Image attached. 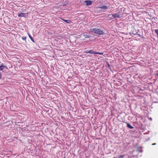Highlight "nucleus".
Here are the masks:
<instances>
[{
  "label": "nucleus",
  "mask_w": 158,
  "mask_h": 158,
  "mask_svg": "<svg viewBox=\"0 0 158 158\" xmlns=\"http://www.w3.org/2000/svg\"><path fill=\"white\" fill-rule=\"evenodd\" d=\"M90 31L92 32L99 35H102L104 34V32L103 31L99 29H98L96 28L90 29Z\"/></svg>",
  "instance_id": "f257e3e1"
},
{
  "label": "nucleus",
  "mask_w": 158,
  "mask_h": 158,
  "mask_svg": "<svg viewBox=\"0 0 158 158\" xmlns=\"http://www.w3.org/2000/svg\"><path fill=\"white\" fill-rule=\"evenodd\" d=\"M5 68L7 69V67L3 65L0 66V79H1L2 77V71Z\"/></svg>",
  "instance_id": "f03ea898"
},
{
  "label": "nucleus",
  "mask_w": 158,
  "mask_h": 158,
  "mask_svg": "<svg viewBox=\"0 0 158 158\" xmlns=\"http://www.w3.org/2000/svg\"><path fill=\"white\" fill-rule=\"evenodd\" d=\"M28 15L27 13H20L18 14V16L19 17H25L27 16Z\"/></svg>",
  "instance_id": "7ed1b4c3"
},
{
  "label": "nucleus",
  "mask_w": 158,
  "mask_h": 158,
  "mask_svg": "<svg viewBox=\"0 0 158 158\" xmlns=\"http://www.w3.org/2000/svg\"><path fill=\"white\" fill-rule=\"evenodd\" d=\"M84 2L86 3L87 6L91 5L92 4V1L90 0H85Z\"/></svg>",
  "instance_id": "20e7f679"
},
{
  "label": "nucleus",
  "mask_w": 158,
  "mask_h": 158,
  "mask_svg": "<svg viewBox=\"0 0 158 158\" xmlns=\"http://www.w3.org/2000/svg\"><path fill=\"white\" fill-rule=\"evenodd\" d=\"M112 16L114 18H120L119 15L118 13H115L112 15Z\"/></svg>",
  "instance_id": "39448f33"
},
{
  "label": "nucleus",
  "mask_w": 158,
  "mask_h": 158,
  "mask_svg": "<svg viewBox=\"0 0 158 158\" xmlns=\"http://www.w3.org/2000/svg\"><path fill=\"white\" fill-rule=\"evenodd\" d=\"M99 8L104 10H106L108 8V7L106 6H103L100 7Z\"/></svg>",
  "instance_id": "423d86ee"
},
{
  "label": "nucleus",
  "mask_w": 158,
  "mask_h": 158,
  "mask_svg": "<svg viewBox=\"0 0 158 158\" xmlns=\"http://www.w3.org/2000/svg\"><path fill=\"white\" fill-rule=\"evenodd\" d=\"M62 19L67 23H70L71 22V21L69 20H66L63 19Z\"/></svg>",
  "instance_id": "0eeeda50"
},
{
  "label": "nucleus",
  "mask_w": 158,
  "mask_h": 158,
  "mask_svg": "<svg viewBox=\"0 0 158 158\" xmlns=\"http://www.w3.org/2000/svg\"><path fill=\"white\" fill-rule=\"evenodd\" d=\"M127 127L130 129H133V127L132 126L131 124L129 123H127Z\"/></svg>",
  "instance_id": "6e6552de"
},
{
  "label": "nucleus",
  "mask_w": 158,
  "mask_h": 158,
  "mask_svg": "<svg viewBox=\"0 0 158 158\" xmlns=\"http://www.w3.org/2000/svg\"><path fill=\"white\" fill-rule=\"evenodd\" d=\"M89 53H90V54H96V52H95L92 50H89Z\"/></svg>",
  "instance_id": "1a4fd4ad"
},
{
  "label": "nucleus",
  "mask_w": 158,
  "mask_h": 158,
  "mask_svg": "<svg viewBox=\"0 0 158 158\" xmlns=\"http://www.w3.org/2000/svg\"><path fill=\"white\" fill-rule=\"evenodd\" d=\"M28 35H29V37L30 38V39L33 42V43H34L35 42V41L33 39L32 37V36L30 35L29 34H28Z\"/></svg>",
  "instance_id": "9d476101"
},
{
  "label": "nucleus",
  "mask_w": 158,
  "mask_h": 158,
  "mask_svg": "<svg viewBox=\"0 0 158 158\" xmlns=\"http://www.w3.org/2000/svg\"><path fill=\"white\" fill-rule=\"evenodd\" d=\"M155 32L157 35L158 36V29H155Z\"/></svg>",
  "instance_id": "9b49d317"
},
{
  "label": "nucleus",
  "mask_w": 158,
  "mask_h": 158,
  "mask_svg": "<svg viewBox=\"0 0 158 158\" xmlns=\"http://www.w3.org/2000/svg\"><path fill=\"white\" fill-rule=\"evenodd\" d=\"M27 37L26 36H23L22 37V39L24 40H26Z\"/></svg>",
  "instance_id": "f8f14e48"
},
{
  "label": "nucleus",
  "mask_w": 158,
  "mask_h": 158,
  "mask_svg": "<svg viewBox=\"0 0 158 158\" xmlns=\"http://www.w3.org/2000/svg\"><path fill=\"white\" fill-rule=\"evenodd\" d=\"M103 54V52H96V54H99V55H102Z\"/></svg>",
  "instance_id": "ddd939ff"
},
{
  "label": "nucleus",
  "mask_w": 158,
  "mask_h": 158,
  "mask_svg": "<svg viewBox=\"0 0 158 158\" xmlns=\"http://www.w3.org/2000/svg\"><path fill=\"white\" fill-rule=\"evenodd\" d=\"M125 155H120V156H118V158H123L124 156Z\"/></svg>",
  "instance_id": "4468645a"
},
{
  "label": "nucleus",
  "mask_w": 158,
  "mask_h": 158,
  "mask_svg": "<svg viewBox=\"0 0 158 158\" xmlns=\"http://www.w3.org/2000/svg\"><path fill=\"white\" fill-rule=\"evenodd\" d=\"M89 50H86V51H85L84 52V53H89Z\"/></svg>",
  "instance_id": "2eb2a0df"
},
{
  "label": "nucleus",
  "mask_w": 158,
  "mask_h": 158,
  "mask_svg": "<svg viewBox=\"0 0 158 158\" xmlns=\"http://www.w3.org/2000/svg\"><path fill=\"white\" fill-rule=\"evenodd\" d=\"M84 35L85 36V38H89V35Z\"/></svg>",
  "instance_id": "dca6fc26"
},
{
  "label": "nucleus",
  "mask_w": 158,
  "mask_h": 158,
  "mask_svg": "<svg viewBox=\"0 0 158 158\" xmlns=\"http://www.w3.org/2000/svg\"><path fill=\"white\" fill-rule=\"evenodd\" d=\"M156 143H153L152 144V145H156Z\"/></svg>",
  "instance_id": "f3484780"
},
{
  "label": "nucleus",
  "mask_w": 158,
  "mask_h": 158,
  "mask_svg": "<svg viewBox=\"0 0 158 158\" xmlns=\"http://www.w3.org/2000/svg\"><path fill=\"white\" fill-rule=\"evenodd\" d=\"M64 158H65V157H64Z\"/></svg>",
  "instance_id": "a211bd4d"
}]
</instances>
